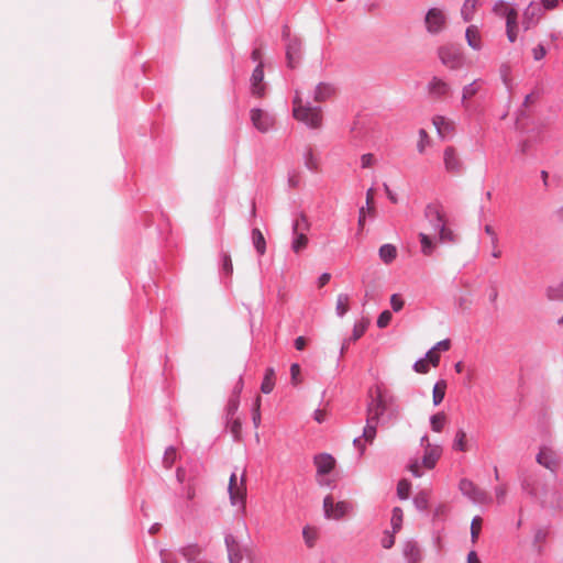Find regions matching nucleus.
<instances>
[{"label": "nucleus", "instance_id": "1", "mask_svg": "<svg viewBox=\"0 0 563 563\" xmlns=\"http://www.w3.org/2000/svg\"><path fill=\"white\" fill-rule=\"evenodd\" d=\"M423 220L428 229L433 232L434 238L426 232L419 233V241L421 245V253L424 256H430L437 249L439 243H453L456 235L450 227L445 210L439 202H430L426 206L423 212Z\"/></svg>", "mask_w": 563, "mask_h": 563}, {"label": "nucleus", "instance_id": "2", "mask_svg": "<svg viewBox=\"0 0 563 563\" xmlns=\"http://www.w3.org/2000/svg\"><path fill=\"white\" fill-rule=\"evenodd\" d=\"M442 446L430 435L423 434L420 438V453L410 460L408 471L416 477L423 476L427 472L432 471L442 456Z\"/></svg>", "mask_w": 563, "mask_h": 563}, {"label": "nucleus", "instance_id": "3", "mask_svg": "<svg viewBox=\"0 0 563 563\" xmlns=\"http://www.w3.org/2000/svg\"><path fill=\"white\" fill-rule=\"evenodd\" d=\"M492 14L505 21V32L509 43L517 42L519 37V11L517 4L510 0H494L490 5Z\"/></svg>", "mask_w": 563, "mask_h": 563}, {"label": "nucleus", "instance_id": "4", "mask_svg": "<svg viewBox=\"0 0 563 563\" xmlns=\"http://www.w3.org/2000/svg\"><path fill=\"white\" fill-rule=\"evenodd\" d=\"M294 118L311 129H317L322 123V113L319 107H312L309 102H305L301 93L296 90L292 100Z\"/></svg>", "mask_w": 563, "mask_h": 563}, {"label": "nucleus", "instance_id": "5", "mask_svg": "<svg viewBox=\"0 0 563 563\" xmlns=\"http://www.w3.org/2000/svg\"><path fill=\"white\" fill-rule=\"evenodd\" d=\"M423 22L429 34L438 35L448 27V13L444 8L432 7L426 12Z\"/></svg>", "mask_w": 563, "mask_h": 563}, {"label": "nucleus", "instance_id": "6", "mask_svg": "<svg viewBox=\"0 0 563 563\" xmlns=\"http://www.w3.org/2000/svg\"><path fill=\"white\" fill-rule=\"evenodd\" d=\"M228 490L231 505L244 509L246 498V482L244 471L240 475L236 472L231 474Z\"/></svg>", "mask_w": 563, "mask_h": 563}, {"label": "nucleus", "instance_id": "7", "mask_svg": "<svg viewBox=\"0 0 563 563\" xmlns=\"http://www.w3.org/2000/svg\"><path fill=\"white\" fill-rule=\"evenodd\" d=\"M353 510L350 501L338 500L332 495H328L323 499V514L329 520H341L349 516Z\"/></svg>", "mask_w": 563, "mask_h": 563}, {"label": "nucleus", "instance_id": "8", "mask_svg": "<svg viewBox=\"0 0 563 563\" xmlns=\"http://www.w3.org/2000/svg\"><path fill=\"white\" fill-rule=\"evenodd\" d=\"M441 63L450 69H460L464 65V55L453 45H442L438 49Z\"/></svg>", "mask_w": 563, "mask_h": 563}, {"label": "nucleus", "instance_id": "9", "mask_svg": "<svg viewBox=\"0 0 563 563\" xmlns=\"http://www.w3.org/2000/svg\"><path fill=\"white\" fill-rule=\"evenodd\" d=\"M544 11L537 1H530L522 11V26L526 31L534 27L543 18Z\"/></svg>", "mask_w": 563, "mask_h": 563}, {"label": "nucleus", "instance_id": "10", "mask_svg": "<svg viewBox=\"0 0 563 563\" xmlns=\"http://www.w3.org/2000/svg\"><path fill=\"white\" fill-rule=\"evenodd\" d=\"M443 166L452 175H459L463 170V161L455 147L446 146L443 150Z\"/></svg>", "mask_w": 563, "mask_h": 563}, {"label": "nucleus", "instance_id": "11", "mask_svg": "<svg viewBox=\"0 0 563 563\" xmlns=\"http://www.w3.org/2000/svg\"><path fill=\"white\" fill-rule=\"evenodd\" d=\"M250 117H251L253 126L262 133L268 132L271 129H273V126L275 124L274 117L269 112H267L263 109H258V108L252 109Z\"/></svg>", "mask_w": 563, "mask_h": 563}, {"label": "nucleus", "instance_id": "12", "mask_svg": "<svg viewBox=\"0 0 563 563\" xmlns=\"http://www.w3.org/2000/svg\"><path fill=\"white\" fill-rule=\"evenodd\" d=\"M465 41L471 49L481 52L485 46L481 26L470 24L465 30Z\"/></svg>", "mask_w": 563, "mask_h": 563}, {"label": "nucleus", "instance_id": "13", "mask_svg": "<svg viewBox=\"0 0 563 563\" xmlns=\"http://www.w3.org/2000/svg\"><path fill=\"white\" fill-rule=\"evenodd\" d=\"M432 124L437 130V134L440 139L451 136L455 131V122L441 114H437L432 118Z\"/></svg>", "mask_w": 563, "mask_h": 563}, {"label": "nucleus", "instance_id": "14", "mask_svg": "<svg viewBox=\"0 0 563 563\" xmlns=\"http://www.w3.org/2000/svg\"><path fill=\"white\" fill-rule=\"evenodd\" d=\"M300 228H302V229H307L308 228V223H307V220L305 218H301L300 220H297L295 225H294V239H292V242H291V250L295 253H300L308 245V238H307V235L303 232H298V230Z\"/></svg>", "mask_w": 563, "mask_h": 563}, {"label": "nucleus", "instance_id": "15", "mask_svg": "<svg viewBox=\"0 0 563 563\" xmlns=\"http://www.w3.org/2000/svg\"><path fill=\"white\" fill-rule=\"evenodd\" d=\"M387 409L386 401L384 397L378 394L368 405L367 408V419L369 422L378 423L379 419L383 417Z\"/></svg>", "mask_w": 563, "mask_h": 563}, {"label": "nucleus", "instance_id": "16", "mask_svg": "<svg viewBox=\"0 0 563 563\" xmlns=\"http://www.w3.org/2000/svg\"><path fill=\"white\" fill-rule=\"evenodd\" d=\"M314 465L319 483L324 484L325 482L321 477L328 475L333 470L335 461L330 454L322 453L314 457Z\"/></svg>", "mask_w": 563, "mask_h": 563}, {"label": "nucleus", "instance_id": "17", "mask_svg": "<svg viewBox=\"0 0 563 563\" xmlns=\"http://www.w3.org/2000/svg\"><path fill=\"white\" fill-rule=\"evenodd\" d=\"M460 490L474 503L482 504L487 499L486 495L468 479H462L460 482Z\"/></svg>", "mask_w": 563, "mask_h": 563}, {"label": "nucleus", "instance_id": "18", "mask_svg": "<svg viewBox=\"0 0 563 563\" xmlns=\"http://www.w3.org/2000/svg\"><path fill=\"white\" fill-rule=\"evenodd\" d=\"M264 71L262 65H258L252 74L251 77V91L255 97H263L265 93V84H264Z\"/></svg>", "mask_w": 563, "mask_h": 563}, {"label": "nucleus", "instance_id": "19", "mask_svg": "<svg viewBox=\"0 0 563 563\" xmlns=\"http://www.w3.org/2000/svg\"><path fill=\"white\" fill-rule=\"evenodd\" d=\"M537 462L553 471L558 466V456L551 448L542 446L537 455Z\"/></svg>", "mask_w": 563, "mask_h": 563}, {"label": "nucleus", "instance_id": "20", "mask_svg": "<svg viewBox=\"0 0 563 563\" xmlns=\"http://www.w3.org/2000/svg\"><path fill=\"white\" fill-rule=\"evenodd\" d=\"M376 426H377V423L369 422L367 420V423L364 427L362 437L354 440V445L358 449L360 454H364V452H365V445L362 444V440H364L367 443H372L374 441V439L376 437Z\"/></svg>", "mask_w": 563, "mask_h": 563}, {"label": "nucleus", "instance_id": "21", "mask_svg": "<svg viewBox=\"0 0 563 563\" xmlns=\"http://www.w3.org/2000/svg\"><path fill=\"white\" fill-rule=\"evenodd\" d=\"M301 42L297 38L290 40L287 44L286 56L289 67L294 68L298 64L301 56Z\"/></svg>", "mask_w": 563, "mask_h": 563}, {"label": "nucleus", "instance_id": "22", "mask_svg": "<svg viewBox=\"0 0 563 563\" xmlns=\"http://www.w3.org/2000/svg\"><path fill=\"white\" fill-rule=\"evenodd\" d=\"M484 232L488 235L490 241V256L498 260L503 255L501 247L499 245V236L495 228L490 224L484 227Z\"/></svg>", "mask_w": 563, "mask_h": 563}, {"label": "nucleus", "instance_id": "23", "mask_svg": "<svg viewBox=\"0 0 563 563\" xmlns=\"http://www.w3.org/2000/svg\"><path fill=\"white\" fill-rule=\"evenodd\" d=\"M334 87L329 82H319L312 91V98L317 102H323L334 95Z\"/></svg>", "mask_w": 563, "mask_h": 563}, {"label": "nucleus", "instance_id": "24", "mask_svg": "<svg viewBox=\"0 0 563 563\" xmlns=\"http://www.w3.org/2000/svg\"><path fill=\"white\" fill-rule=\"evenodd\" d=\"M482 88V82L481 80L476 79L467 85H465L463 88H462V98H461V102H462V106L465 110L468 109V101L475 96L478 93V91L481 90Z\"/></svg>", "mask_w": 563, "mask_h": 563}, {"label": "nucleus", "instance_id": "25", "mask_svg": "<svg viewBox=\"0 0 563 563\" xmlns=\"http://www.w3.org/2000/svg\"><path fill=\"white\" fill-rule=\"evenodd\" d=\"M449 423L448 415L443 411H438L430 416L429 418V427L432 432L441 433L444 431Z\"/></svg>", "mask_w": 563, "mask_h": 563}, {"label": "nucleus", "instance_id": "26", "mask_svg": "<svg viewBox=\"0 0 563 563\" xmlns=\"http://www.w3.org/2000/svg\"><path fill=\"white\" fill-rule=\"evenodd\" d=\"M301 534H302L303 543L308 549H313L317 545L319 538H320L319 529L317 527L310 526V525H306L302 528Z\"/></svg>", "mask_w": 563, "mask_h": 563}, {"label": "nucleus", "instance_id": "27", "mask_svg": "<svg viewBox=\"0 0 563 563\" xmlns=\"http://www.w3.org/2000/svg\"><path fill=\"white\" fill-rule=\"evenodd\" d=\"M428 91L434 97H444L450 92V85L446 81L434 77L428 84Z\"/></svg>", "mask_w": 563, "mask_h": 563}, {"label": "nucleus", "instance_id": "28", "mask_svg": "<svg viewBox=\"0 0 563 563\" xmlns=\"http://www.w3.org/2000/svg\"><path fill=\"white\" fill-rule=\"evenodd\" d=\"M404 558L408 563H420L422 555L417 543L408 541L402 548Z\"/></svg>", "mask_w": 563, "mask_h": 563}, {"label": "nucleus", "instance_id": "29", "mask_svg": "<svg viewBox=\"0 0 563 563\" xmlns=\"http://www.w3.org/2000/svg\"><path fill=\"white\" fill-rule=\"evenodd\" d=\"M398 255V250L394 244L386 243L383 244L378 250V256L382 263L385 265L391 264Z\"/></svg>", "mask_w": 563, "mask_h": 563}, {"label": "nucleus", "instance_id": "30", "mask_svg": "<svg viewBox=\"0 0 563 563\" xmlns=\"http://www.w3.org/2000/svg\"><path fill=\"white\" fill-rule=\"evenodd\" d=\"M479 0H464L461 7V18L464 22H471L477 11Z\"/></svg>", "mask_w": 563, "mask_h": 563}, {"label": "nucleus", "instance_id": "31", "mask_svg": "<svg viewBox=\"0 0 563 563\" xmlns=\"http://www.w3.org/2000/svg\"><path fill=\"white\" fill-rule=\"evenodd\" d=\"M452 449L457 452L468 451L467 433L464 429H457L452 441Z\"/></svg>", "mask_w": 563, "mask_h": 563}, {"label": "nucleus", "instance_id": "32", "mask_svg": "<svg viewBox=\"0 0 563 563\" xmlns=\"http://www.w3.org/2000/svg\"><path fill=\"white\" fill-rule=\"evenodd\" d=\"M448 384L444 379L438 380L432 390V401L434 406H439L445 396Z\"/></svg>", "mask_w": 563, "mask_h": 563}, {"label": "nucleus", "instance_id": "33", "mask_svg": "<svg viewBox=\"0 0 563 563\" xmlns=\"http://www.w3.org/2000/svg\"><path fill=\"white\" fill-rule=\"evenodd\" d=\"M432 144V140L424 129L418 131L417 151L419 154H424L427 148Z\"/></svg>", "mask_w": 563, "mask_h": 563}, {"label": "nucleus", "instance_id": "34", "mask_svg": "<svg viewBox=\"0 0 563 563\" xmlns=\"http://www.w3.org/2000/svg\"><path fill=\"white\" fill-rule=\"evenodd\" d=\"M252 241H253V245L256 249V251L258 252V254L260 255L265 254L266 241H265L263 233L258 229L252 230Z\"/></svg>", "mask_w": 563, "mask_h": 563}, {"label": "nucleus", "instance_id": "35", "mask_svg": "<svg viewBox=\"0 0 563 563\" xmlns=\"http://www.w3.org/2000/svg\"><path fill=\"white\" fill-rule=\"evenodd\" d=\"M350 309V296L340 294L336 297L335 311L339 317H343Z\"/></svg>", "mask_w": 563, "mask_h": 563}, {"label": "nucleus", "instance_id": "36", "mask_svg": "<svg viewBox=\"0 0 563 563\" xmlns=\"http://www.w3.org/2000/svg\"><path fill=\"white\" fill-rule=\"evenodd\" d=\"M369 324L368 319L362 318L361 320L356 321L353 327L352 331V340L356 341L358 340L366 331L367 327Z\"/></svg>", "mask_w": 563, "mask_h": 563}, {"label": "nucleus", "instance_id": "37", "mask_svg": "<svg viewBox=\"0 0 563 563\" xmlns=\"http://www.w3.org/2000/svg\"><path fill=\"white\" fill-rule=\"evenodd\" d=\"M274 385H275V382H274V371L272 368H268L266 371L265 377H264V379L262 382L261 390L264 394H269L274 389Z\"/></svg>", "mask_w": 563, "mask_h": 563}, {"label": "nucleus", "instance_id": "38", "mask_svg": "<svg viewBox=\"0 0 563 563\" xmlns=\"http://www.w3.org/2000/svg\"><path fill=\"white\" fill-rule=\"evenodd\" d=\"M402 510L398 507L394 508L390 523L393 528V532L396 533L401 529L402 526Z\"/></svg>", "mask_w": 563, "mask_h": 563}, {"label": "nucleus", "instance_id": "39", "mask_svg": "<svg viewBox=\"0 0 563 563\" xmlns=\"http://www.w3.org/2000/svg\"><path fill=\"white\" fill-rule=\"evenodd\" d=\"M411 489V484L407 479H402L398 483L397 486V495L401 499H407L409 497Z\"/></svg>", "mask_w": 563, "mask_h": 563}, {"label": "nucleus", "instance_id": "40", "mask_svg": "<svg viewBox=\"0 0 563 563\" xmlns=\"http://www.w3.org/2000/svg\"><path fill=\"white\" fill-rule=\"evenodd\" d=\"M482 530V519L479 517H475L471 523V537L472 541L475 542L478 539V536Z\"/></svg>", "mask_w": 563, "mask_h": 563}, {"label": "nucleus", "instance_id": "41", "mask_svg": "<svg viewBox=\"0 0 563 563\" xmlns=\"http://www.w3.org/2000/svg\"><path fill=\"white\" fill-rule=\"evenodd\" d=\"M549 297L555 300H563V282L549 289Z\"/></svg>", "mask_w": 563, "mask_h": 563}, {"label": "nucleus", "instance_id": "42", "mask_svg": "<svg viewBox=\"0 0 563 563\" xmlns=\"http://www.w3.org/2000/svg\"><path fill=\"white\" fill-rule=\"evenodd\" d=\"M413 503L416 505V507L420 510H424L428 506V494L422 492V493H419L415 499H413Z\"/></svg>", "mask_w": 563, "mask_h": 563}, {"label": "nucleus", "instance_id": "43", "mask_svg": "<svg viewBox=\"0 0 563 563\" xmlns=\"http://www.w3.org/2000/svg\"><path fill=\"white\" fill-rule=\"evenodd\" d=\"M429 364L430 363L428 362V360L426 357H422L413 364V369L417 373L426 374L429 372Z\"/></svg>", "mask_w": 563, "mask_h": 563}, {"label": "nucleus", "instance_id": "44", "mask_svg": "<svg viewBox=\"0 0 563 563\" xmlns=\"http://www.w3.org/2000/svg\"><path fill=\"white\" fill-rule=\"evenodd\" d=\"M391 321V313L388 310L383 311L377 318V327L383 329L386 328Z\"/></svg>", "mask_w": 563, "mask_h": 563}, {"label": "nucleus", "instance_id": "45", "mask_svg": "<svg viewBox=\"0 0 563 563\" xmlns=\"http://www.w3.org/2000/svg\"><path fill=\"white\" fill-rule=\"evenodd\" d=\"M395 533L391 531H386L380 540L382 547L384 549H390L395 544Z\"/></svg>", "mask_w": 563, "mask_h": 563}, {"label": "nucleus", "instance_id": "46", "mask_svg": "<svg viewBox=\"0 0 563 563\" xmlns=\"http://www.w3.org/2000/svg\"><path fill=\"white\" fill-rule=\"evenodd\" d=\"M375 162L376 159L371 153L363 154L360 159L362 168H369L375 164Z\"/></svg>", "mask_w": 563, "mask_h": 563}, {"label": "nucleus", "instance_id": "47", "mask_svg": "<svg viewBox=\"0 0 563 563\" xmlns=\"http://www.w3.org/2000/svg\"><path fill=\"white\" fill-rule=\"evenodd\" d=\"M428 362L432 365V366H438L439 365V362H440V353L437 352L435 350H433V347H431L426 356H424Z\"/></svg>", "mask_w": 563, "mask_h": 563}, {"label": "nucleus", "instance_id": "48", "mask_svg": "<svg viewBox=\"0 0 563 563\" xmlns=\"http://www.w3.org/2000/svg\"><path fill=\"white\" fill-rule=\"evenodd\" d=\"M404 305H405V302L398 294H394L390 297V306L394 311H396V312L400 311L404 308Z\"/></svg>", "mask_w": 563, "mask_h": 563}, {"label": "nucleus", "instance_id": "49", "mask_svg": "<svg viewBox=\"0 0 563 563\" xmlns=\"http://www.w3.org/2000/svg\"><path fill=\"white\" fill-rule=\"evenodd\" d=\"M260 406H261V398L257 397L255 401V407L253 409L252 420L254 423V427L257 428L261 424V412H260Z\"/></svg>", "mask_w": 563, "mask_h": 563}, {"label": "nucleus", "instance_id": "50", "mask_svg": "<svg viewBox=\"0 0 563 563\" xmlns=\"http://www.w3.org/2000/svg\"><path fill=\"white\" fill-rule=\"evenodd\" d=\"M547 55V49L543 45L539 44L532 49V56L534 60H541Z\"/></svg>", "mask_w": 563, "mask_h": 563}, {"label": "nucleus", "instance_id": "51", "mask_svg": "<svg viewBox=\"0 0 563 563\" xmlns=\"http://www.w3.org/2000/svg\"><path fill=\"white\" fill-rule=\"evenodd\" d=\"M290 375H291V382L297 385L300 383V366L298 364H292L290 366Z\"/></svg>", "mask_w": 563, "mask_h": 563}, {"label": "nucleus", "instance_id": "52", "mask_svg": "<svg viewBox=\"0 0 563 563\" xmlns=\"http://www.w3.org/2000/svg\"><path fill=\"white\" fill-rule=\"evenodd\" d=\"M451 347V341L445 339V340H442V341H439L434 346H433V350H435L437 352H446L449 351Z\"/></svg>", "mask_w": 563, "mask_h": 563}, {"label": "nucleus", "instance_id": "53", "mask_svg": "<svg viewBox=\"0 0 563 563\" xmlns=\"http://www.w3.org/2000/svg\"><path fill=\"white\" fill-rule=\"evenodd\" d=\"M241 428H242V426H241V422L239 420L232 421V423L230 426V430H231V432H232V434H233V437L235 439H240Z\"/></svg>", "mask_w": 563, "mask_h": 563}, {"label": "nucleus", "instance_id": "54", "mask_svg": "<svg viewBox=\"0 0 563 563\" xmlns=\"http://www.w3.org/2000/svg\"><path fill=\"white\" fill-rule=\"evenodd\" d=\"M374 189L369 188L366 192V208L368 211L373 210Z\"/></svg>", "mask_w": 563, "mask_h": 563}, {"label": "nucleus", "instance_id": "55", "mask_svg": "<svg viewBox=\"0 0 563 563\" xmlns=\"http://www.w3.org/2000/svg\"><path fill=\"white\" fill-rule=\"evenodd\" d=\"M223 268L224 271L228 273V274H231L232 273V269H233V266H232V262H231V258L229 255H224V258H223Z\"/></svg>", "mask_w": 563, "mask_h": 563}, {"label": "nucleus", "instance_id": "56", "mask_svg": "<svg viewBox=\"0 0 563 563\" xmlns=\"http://www.w3.org/2000/svg\"><path fill=\"white\" fill-rule=\"evenodd\" d=\"M313 419L318 422V423H322L324 420H325V412L321 409H318L313 412Z\"/></svg>", "mask_w": 563, "mask_h": 563}, {"label": "nucleus", "instance_id": "57", "mask_svg": "<svg viewBox=\"0 0 563 563\" xmlns=\"http://www.w3.org/2000/svg\"><path fill=\"white\" fill-rule=\"evenodd\" d=\"M307 345V340L306 338L303 336H298L296 340H295V347L299 351L303 350Z\"/></svg>", "mask_w": 563, "mask_h": 563}, {"label": "nucleus", "instance_id": "58", "mask_svg": "<svg viewBox=\"0 0 563 563\" xmlns=\"http://www.w3.org/2000/svg\"><path fill=\"white\" fill-rule=\"evenodd\" d=\"M467 563H482L475 551L467 554Z\"/></svg>", "mask_w": 563, "mask_h": 563}, {"label": "nucleus", "instance_id": "59", "mask_svg": "<svg viewBox=\"0 0 563 563\" xmlns=\"http://www.w3.org/2000/svg\"><path fill=\"white\" fill-rule=\"evenodd\" d=\"M330 278H331L330 274H328V273H323V274L319 277V280H318L319 286H320V287H323L324 285H327V284L329 283V280H330Z\"/></svg>", "mask_w": 563, "mask_h": 563}, {"label": "nucleus", "instance_id": "60", "mask_svg": "<svg viewBox=\"0 0 563 563\" xmlns=\"http://www.w3.org/2000/svg\"><path fill=\"white\" fill-rule=\"evenodd\" d=\"M364 221H365L364 208H361V210H360L358 224H360V225H363V224H364Z\"/></svg>", "mask_w": 563, "mask_h": 563}, {"label": "nucleus", "instance_id": "61", "mask_svg": "<svg viewBox=\"0 0 563 563\" xmlns=\"http://www.w3.org/2000/svg\"><path fill=\"white\" fill-rule=\"evenodd\" d=\"M454 368H455L456 373H461L463 371V363L462 362H457L454 365Z\"/></svg>", "mask_w": 563, "mask_h": 563}, {"label": "nucleus", "instance_id": "62", "mask_svg": "<svg viewBox=\"0 0 563 563\" xmlns=\"http://www.w3.org/2000/svg\"><path fill=\"white\" fill-rule=\"evenodd\" d=\"M387 195H388V198H389L393 202H396V201H397L396 197H395V196H394L389 190H387Z\"/></svg>", "mask_w": 563, "mask_h": 563}, {"label": "nucleus", "instance_id": "63", "mask_svg": "<svg viewBox=\"0 0 563 563\" xmlns=\"http://www.w3.org/2000/svg\"><path fill=\"white\" fill-rule=\"evenodd\" d=\"M308 167L311 168V169H314L316 168V164L313 161H310L307 163Z\"/></svg>", "mask_w": 563, "mask_h": 563}, {"label": "nucleus", "instance_id": "64", "mask_svg": "<svg viewBox=\"0 0 563 563\" xmlns=\"http://www.w3.org/2000/svg\"><path fill=\"white\" fill-rule=\"evenodd\" d=\"M504 494H505V490H504L503 488H498V489H497V496H498V497H503V496H504Z\"/></svg>", "mask_w": 563, "mask_h": 563}]
</instances>
